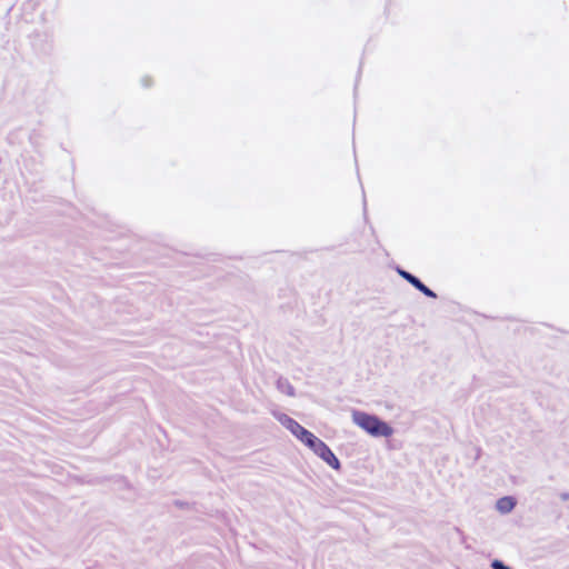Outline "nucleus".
I'll return each instance as SVG.
<instances>
[{"mask_svg": "<svg viewBox=\"0 0 569 569\" xmlns=\"http://www.w3.org/2000/svg\"><path fill=\"white\" fill-rule=\"evenodd\" d=\"M276 419L295 435L301 442L310 448L315 455L321 458L332 469L339 470L341 463L333 451L321 439L302 427L298 421L286 413H274Z\"/></svg>", "mask_w": 569, "mask_h": 569, "instance_id": "obj_1", "label": "nucleus"}, {"mask_svg": "<svg viewBox=\"0 0 569 569\" xmlns=\"http://www.w3.org/2000/svg\"><path fill=\"white\" fill-rule=\"evenodd\" d=\"M491 568L492 569H511L509 566H507L503 561H501L499 559L492 560Z\"/></svg>", "mask_w": 569, "mask_h": 569, "instance_id": "obj_8", "label": "nucleus"}, {"mask_svg": "<svg viewBox=\"0 0 569 569\" xmlns=\"http://www.w3.org/2000/svg\"><path fill=\"white\" fill-rule=\"evenodd\" d=\"M561 499L562 500H568L569 499V493L568 492L561 493Z\"/></svg>", "mask_w": 569, "mask_h": 569, "instance_id": "obj_10", "label": "nucleus"}, {"mask_svg": "<svg viewBox=\"0 0 569 569\" xmlns=\"http://www.w3.org/2000/svg\"><path fill=\"white\" fill-rule=\"evenodd\" d=\"M276 386L280 392L286 393L287 396H289V397L296 396V390L287 378H282V377L278 378Z\"/></svg>", "mask_w": 569, "mask_h": 569, "instance_id": "obj_4", "label": "nucleus"}, {"mask_svg": "<svg viewBox=\"0 0 569 569\" xmlns=\"http://www.w3.org/2000/svg\"><path fill=\"white\" fill-rule=\"evenodd\" d=\"M366 206H367V202H366V199H363V207L366 208Z\"/></svg>", "mask_w": 569, "mask_h": 569, "instance_id": "obj_11", "label": "nucleus"}, {"mask_svg": "<svg viewBox=\"0 0 569 569\" xmlns=\"http://www.w3.org/2000/svg\"><path fill=\"white\" fill-rule=\"evenodd\" d=\"M515 506L516 500L513 497L510 496H506L498 499L496 505L498 511H500L501 513H509L515 508Z\"/></svg>", "mask_w": 569, "mask_h": 569, "instance_id": "obj_3", "label": "nucleus"}, {"mask_svg": "<svg viewBox=\"0 0 569 569\" xmlns=\"http://www.w3.org/2000/svg\"><path fill=\"white\" fill-rule=\"evenodd\" d=\"M141 83H142L143 87L148 88V87L151 86V79L149 77H143L141 79Z\"/></svg>", "mask_w": 569, "mask_h": 569, "instance_id": "obj_9", "label": "nucleus"}, {"mask_svg": "<svg viewBox=\"0 0 569 569\" xmlns=\"http://www.w3.org/2000/svg\"><path fill=\"white\" fill-rule=\"evenodd\" d=\"M397 273L402 278L405 279L407 282H409L413 288L417 286V283L420 281V279L418 277H416L415 274H412L411 272L400 268V267H397L396 269Z\"/></svg>", "mask_w": 569, "mask_h": 569, "instance_id": "obj_5", "label": "nucleus"}, {"mask_svg": "<svg viewBox=\"0 0 569 569\" xmlns=\"http://www.w3.org/2000/svg\"><path fill=\"white\" fill-rule=\"evenodd\" d=\"M415 289H417L418 291H420L422 295H425L428 298H432V299L437 298V293L433 290H431L429 287H427L421 280L417 283Z\"/></svg>", "mask_w": 569, "mask_h": 569, "instance_id": "obj_7", "label": "nucleus"}, {"mask_svg": "<svg viewBox=\"0 0 569 569\" xmlns=\"http://www.w3.org/2000/svg\"><path fill=\"white\" fill-rule=\"evenodd\" d=\"M415 289H417L418 291H420L422 295H425L428 298H432V299L437 298V293L433 290H431L429 287H427L421 280L417 283Z\"/></svg>", "mask_w": 569, "mask_h": 569, "instance_id": "obj_6", "label": "nucleus"}, {"mask_svg": "<svg viewBox=\"0 0 569 569\" xmlns=\"http://www.w3.org/2000/svg\"><path fill=\"white\" fill-rule=\"evenodd\" d=\"M353 422L373 437H390L393 433L392 427L375 415L355 410Z\"/></svg>", "mask_w": 569, "mask_h": 569, "instance_id": "obj_2", "label": "nucleus"}]
</instances>
